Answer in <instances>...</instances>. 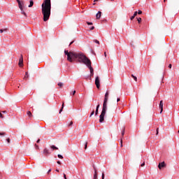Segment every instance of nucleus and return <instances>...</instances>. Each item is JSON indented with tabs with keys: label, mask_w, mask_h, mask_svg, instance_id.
<instances>
[{
	"label": "nucleus",
	"mask_w": 179,
	"mask_h": 179,
	"mask_svg": "<svg viewBox=\"0 0 179 179\" xmlns=\"http://www.w3.org/2000/svg\"><path fill=\"white\" fill-rule=\"evenodd\" d=\"M64 54L67 56V61L69 62H73V59H78V62H82L86 57L83 52H69L66 50H64Z\"/></svg>",
	"instance_id": "1"
},
{
	"label": "nucleus",
	"mask_w": 179,
	"mask_h": 179,
	"mask_svg": "<svg viewBox=\"0 0 179 179\" xmlns=\"http://www.w3.org/2000/svg\"><path fill=\"white\" fill-rule=\"evenodd\" d=\"M43 22H47L51 16V0H44L41 5Z\"/></svg>",
	"instance_id": "2"
},
{
	"label": "nucleus",
	"mask_w": 179,
	"mask_h": 179,
	"mask_svg": "<svg viewBox=\"0 0 179 179\" xmlns=\"http://www.w3.org/2000/svg\"><path fill=\"white\" fill-rule=\"evenodd\" d=\"M80 63L84 64L85 65H86V66H87L88 69H90L91 76H93V75H94L93 67H92V62L90 61V59H89V58H87V57L85 56Z\"/></svg>",
	"instance_id": "3"
},
{
	"label": "nucleus",
	"mask_w": 179,
	"mask_h": 179,
	"mask_svg": "<svg viewBox=\"0 0 179 179\" xmlns=\"http://www.w3.org/2000/svg\"><path fill=\"white\" fill-rule=\"evenodd\" d=\"M106 113H107V103H103V108L99 115V122L101 124L104 122V115H106Z\"/></svg>",
	"instance_id": "4"
},
{
	"label": "nucleus",
	"mask_w": 179,
	"mask_h": 179,
	"mask_svg": "<svg viewBox=\"0 0 179 179\" xmlns=\"http://www.w3.org/2000/svg\"><path fill=\"white\" fill-rule=\"evenodd\" d=\"M17 3H18V7L20 9H23L24 6V1H20V0H16Z\"/></svg>",
	"instance_id": "5"
},
{
	"label": "nucleus",
	"mask_w": 179,
	"mask_h": 179,
	"mask_svg": "<svg viewBox=\"0 0 179 179\" xmlns=\"http://www.w3.org/2000/svg\"><path fill=\"white\" fill-rule=\"evenodd\" d=\"M95 85L97 89H100V78L99 76H96L95 78Z\"/></svg>",
	"instance_id": "6"
},
{
	"label": "nucleus",
	"mask_w": 179,
	"mask_h": 179,
	"mask_svg": "<svg viewBox=\"0 0 179 179\" xmlns=\"http://www.w3.org/2000/svg\"><path fill=\"white\" fill-rule=\"evenodd\" d=\"M51 152L50 151V150H48V148H45L43 150V154L45 155V156H48V155H51Z\"/></svg>",
	"instance_id": "7"
},
{
	"label": "nucleus",
	"mask_w": 179,
	"mask_h": 179,
	"mask_svg": "<svg viewBox=\"0 0 179 179\" xmlns=\"http://www.w3.org/2000/svg\"><path fill=\"white\" fill-rule=\"evenodd\" d=\"M163 167H166V163L164 162L159 163L158 165V168L159 169V170H162Z\"/></svg>",
	"instance_id": "8"
},
{
	"label": "nucleus",
	"mask_w": 179,
	"mask_h": 179,
	"mask_svg": "<svg viewBox=\"0 0 179 179\" xmlns=\"http://www.w3.org/2000/svg\"><path fill=\"white\" fill-rule=\"evenodd\" d=\"M18 65H19V66H23V55H21Z\"/></svg>",
	"instance_id": "9"
},
{
	"label": "nucleus",
	"mask_w": 179,
	"mask_h": 179,
	"mask_svg": "<svg viewBox=\"0 0 179 179\" xmlns=\"http://www.w3.org/2000/svg\"><path fill=\"white\" fill-rule=\"evenodd\" d=\"M160 114L163 113V101L159 102Z\"/></svg>",
	"instance_id": "10"
},
{
	"label": "nucleus",
	"mask_w": 179,
	"mask_h": 179,
	"mask_svg": "<svg viewBox=\"0 0 179 179\" xmlns=\"http://www.w3.org/2000/svg\"><path fill=\"white\" fill-rule=\"evenodd\" d=\"M96 19H100V17H101V12L99 11L96 15Z\"/></svg>",
	"instance_id": "11"
},
{
	"label": "nucleus",
	"mask_w": 179,
	"mask_h": 179,
	"mask_svg": "<svg viewBox=\"0 0 179 179\" xmlns=\"http://www.w3.org/2000/svg\"><path fill=\"white\" fill-rule=\"evenodd\" d=\"M22 15H24L25 17H27V14H26V12H24V10L23 8L20 9Z\"/></svg>",
	"instance_id": "12"
},
{
	"label": "nucleus",
	"mask_w": 179,
	"mask_h": 179,
	"mask_svg": "<svg viewBox=\"0 0 179 179\" xmlns=\"http://www.w3.org/2000/svg\"><path fill=\"white\" fill-rule=\"evenodd\" d=\"M33 5H34V2L33 1V0H30L29 5L28 6V8H31V6H33Z\"/></svg>",
	"instance_id": "13"
},
{
	"label": "nucleus",
	"mask_w": 179,
	"mask_h": 179,
	"mask_svg": "<svg viewBox=\"0 0 179 179\" xmlns=\"http://www.w3.org/2000/svg\"><path fill=\"white\" fill-rule=\"evenodd\" d=\"M50 148L52 149V150H58V148L55 145H51Z\"/></svg>",
	"instance_id": "14"
},
{
	"label": "nucleus",
	"mask_w": 179,
	"mask_h": 179,
	"mask_svg": "<svg viewBox=\"0 0 179 179\" xmlns=\"http://www.w3.org/2000/svg\"><path fill=\"white\" fill-rule=\"evenodd\" d=\"M94 179H97V171L94 169Z\"/></svg>",
	"instance_id": "15"
},
{
	"label": "nucleus",
	"mask_w": 179,
	"mask_h": 179,
	"mask_svg": "<svg viewBox=\"0 0 179 179\" xmlns=\"http://www.w3.org/2000/svg\"><path fill=\"white\" fill-rule=\"evenodd\" d=\"M108 101V98H104L103 104H107Z\"/></svg>",
	"instance_id": "16"
},
{
	"label": "nucleus",
	"mask_w": 179,
	"mask_h": 179,
	"mask_svg": "<svg viewBox=\"0 0 179 179\" xmlns=\"http://www.w3.org/2000/svg\"><path fill=\"white\" fill-rule=\"evenodd\" d=\"M125 135V127H123V129L122 131V136H124Z\"/></svg>",
	"instance_id": "17"
},
{
	"label": "nucleus",
	"mask_w": 179,
	"mask_h": 179,
	"mask_svg": "<svg viewBox=\"0 0 179 179\" xmlns=\"http://www.w3.org/2000/svg\"><path fill=\"white\" fill-rule=\"evenodd\" d=\"M132 78H134V80L136 82L138 80V78H136V76H134V74L131 75Z\"/></svg>",
	"instance_id": "18"
},
{
	"label": "nucleus",
	"mask_w": 179,
	"mask_h": 179,
	"mask_svg": "<svg viewBox=\"0 0 179 179\" xmlns=\"http://www.w3.org/2000/svg\"><path fill=\"white\" fill-rule=\"evenodd\" d=\"M105 99H108V91H107L105 94Z\"/></svg>",
	"instance_id": "19"
},
{
	"label": "nucleus",
	"mask_w": 179,
	"mask_h": 179,
	"mask_svg": "<svg viewBox=\"0 0 179 179\" xmlns=\"http://www.w3.org/2000/svg\"><path fill=\"white\" fill-rule=\"evenodd\" d=\"M63 110H64V103H62V108L59 110V114H61V113H62Z\"/></svg>",
	"instance_id": "20"
},
{
	"label": "nucleus",
	"mask_w": 179,
	"mask_h": 179,
	"mask_svg": "<svg viewBox=\"0 0 179 179\" xmlns=\"http://www.w3.org/2000/svg\"><path fill=\"white\" fill-rule=\"evenodd\" d=\"M57 157H58L59 159H64V157H63L62 155H60V154H58V155H57Z\"/></svg>",
	"instance_id": "21"
},
{
	"label": "nucleus",
	"mask_w": 179,
	"mask_h": 179,
	"mask_svg": "<svg viewBox=\"0 0 179 179\" xmlns=\"http://www.w3.org/2000/svg\"><path fill=\"white\" fill-rule=\"evenodd\" d=\"M94 43L96 44H100V41H99L97 39L94 40Z\"/></svg>",
	"instance_id": "22"
},
{
	"label": "nucleus",
	"mask_w": 179,
	"mask_h": 179,
	"mask_svg": "<svg viewBox=\"0 0 179 179\" xmlns=\"http://www.w3.org/2000/svg\"><path fill=\"white\" fill-rule=\"evenodd\" d=\"M28 78H29V74H28V73L27 72V73H25V76H24V79H27Z\"/></svg>",
	"instance_id": "23"
},
{
	"label": "nucleus",
	"mask_w": 179,
	"mask_h": 179,
	"mask_svg": "<svg viewBox=\"0 0 179 179\" xmlns=\"http://www.w3.org/2000/svg\"><path fill=\"white\" fill-rule=\"evenodd\" d=\"M58 86H59V87H62V86H64V84L62 83H58Z\"/></svg>",
	"instance_id": "24"
},
{
	"label": "nucleus",
	"mask_w": 179,
	"mask_h": 179,
	"mask_svg": "<svg viewBox=\"0 0 179 179\" xmlns=\"http://www.w3.org/2000/svg\"><path fill=\"white\" fill-rule=\"evenodd\" d=\"M6 30H8L7 29H0V33H3V31H6Z\"/></svg>",
	"instance_id": "25"
},
{
	"label": "nucleus",
	"mask_w": 179,
	"mask_h": 179,
	"mask_svg": "<svg viewBox=\"0 0 179 179\" xmlns=\"http://www.w3.org/2000/svg\"><path fill=\"white\" fill-rule=\"evenodd\" d=\"M27 114L29 115V117H31V112L27 111Z\"/></svg>",
	"instance_id": "26"
},
{
	"label": "nucleus",
	"mask_w": 179,
	"mask_h": 179,
	"mask_svg": "<svg viewBox=\"0 0 179 179\" xmlns=\"http://www.w3.org/2000/svg\"><path fill=\"white\" fill-rule=\"evenodd\" d=\"M137 20H138V23H141V22H142V18L138 17V18H137Z\"/></svg>",
	"instance_id": "27"
},
{
	"label": "nucleus",
	"mask_w": 179,
	"mask_h": 179,
	"mask_svg": "<svg viewBox=\"0 0 179 179\" xmlns=\"http://www.w3.org/2000/svg\"><path fill=\"white\" fill-rule=\"evenodd\" d=\"M87 24H88V26H92V24H93V22H87Z\"/></svg>",
	"instance_id": "28"
},
{
	"label": "nucleus",
	"mask_w": 179,
	"mask_h": 179,
	"mask_svg": "<svg viewBox=\"0 0 179 179\" xmlns=\"http://www.w3.org/2000/svg\"><path fill=\"white\" fill-rule=\"evenodd\" d=\"M99 108H100V103H98V105L96 106V110H99Z\"/></svg>",
	"instance_id": "29"
},
{
	"label": "nucleus",
	"mask_w": 179,
	"mask_h": 179,
	"mask_svg": "<svg viewBox=\"0 0 179 179\" xmlns=\"http://www.w3.org/2000/svg\"><path fill=\"white\" fill-rule=\"evenodd\" d=\"M99 114V109H96L95 110V115H97Z\"/></svg>",
	"instance_id": "30"
},
{
	"label": "nucleus",
	"mask_w": 179,
	"mask_h": 179,
	"mask_svg": "<svg viewBox=\"0 0 179 179\" xmlns=\"http://www.w3.org/2000/svg\"><path fill=\"white\" fill-rule=\"evenodd\" d=\"M92 115H94V110H92V112L91 113L90 117H92Z\"/></svg>",
	"instance_id": "31"
},
{
	"label": "nucleus",
	"mask_w": 179,
	"mask_h": 179,
	"mask_svg": "<svg viewBox=\"0 0 179 179\" xmlns=\"http://www.w3.org/2000/svg\"><path fill=\"white\" fill-rule=\"evenodd\" d=\"M85 149H87V142H85Z\"/></svg>",
	"instance_id": "32"
},
{
	"label": "nucleus",
	"mask_w": 179,
	"mask_h": 179,
	"mask_svg": "<svg viewBox=\"0 0 179 179\" xmlns=\"http://www.w3.org/2000/svg\"><path fill=\"white\" fill-rule=\"evenodd\" d=\"M6 142H8V143H10V138H6Z\"/></svg>",
	"instance_id": "33"
},
{
	"label": "nucleus",
	"mask_w": 179,
	"mask_h": 179,
	"mask_svg": "<svg viewBox=\"0 0 179 179\" xmlns=\"http://www.w3.org/2000/svg\"><path fill=\"white\" fill-rule=\"evenodd\" d=\"M136 15H138V11H136V12H134V17H135V16H136Z\"/></svg>",
	"instance_id": "34"
},
{
	"label": "nucleus",
	"mask_w": 179,
	"mask_h": 179,
	"mask_svg": "<svg viewBox=\"0 0 179 179\" xmlns=\"http://www.w3.org/2000/svg\"><path fill=\"white\" fill-rule=\"evenodd\" d=\"M71 125H73V122H70V124H69V127H71Z\"/></svg>",
	"instance_id": "35"
},
{
	"label": "nucleus",
	"mask_w": 179,
	"mask_h": 179,
	"mask_svg": "<svg viewBox=\"0 0 179 179\" xmlns=\"http://www.w3.org/2000/svg\"><path fill=\"white\" fill-rule=\"evenodd\" d=\"M137 13H138V15H142V10H139Z\"/></svg>",
	"instance_id": "36"
},
{
	"label": "nucleus",
	"mask_w": 179,
	"mask_h": 179,
	"mask_svg": "<svg viewBox=\"0 0 179 179\" xmlns=\"http://www.w3.org/2000/svg\"><path fill=\"white\" fill-rule=\"evenodd\" d=\"M6 133H5V132H0V135L1 136H2V135H6Z\"/></svg>",
	"instance_id": "37"
},
{
	"label": "nucleus",
	"mask_w": 179,
	"mask_h": 179,
	"mask_svg": "<svg viewBox=\"0 0 179 179\" xmlns=\"http://www.w3.org/2000/svg\"><path fill=\"white\" fill-rule=\"evenodd\" d=\"M134 19H135V17L134 15L130 17L131 20H134Z\"/></svg>",
	"instance_id": "38"
},
{
	"label": "nucleus",
	"mask_w": 179,
	"mask_h": 179,
	"mask_svg": "<svg viewBox=\"0 0 179 179\" xmlns=\"http://www.w3.org/2000/svg\"><path fill=\"white\" fill-rule=\"evenodd\" d=\"M145 166V162H143L141 164V167H143Z\"/></svg>",
	"instance_id": "39"
},
{
	"label": "nucleus",
	"mask_w": 179,
	"mask_h": 179,
	"mask_svg": "<svg viewBox=\"0 0 179 179\" xmlns=\"http://www.w3.org/2000/svg\"><path fill=\"white\" fill-rule=\"evenodd\" d=\"M0 118H3V115H2V113L0 112Z\"/></svg>",
	"instance_id": "40"
},
{
	"label": "nucleus",
	"mask_w": 179,
	"mask_h": 179,
	"mask_svg": "<svg viewBox=\"0 0 179 179\" xmlns=\"http://www.w3.org/2000/svg\"><path fill=\"white\" fill-rule=\"evenodd\" d=\"M90 29V30H94V27L92 26Z\"/></svg>",
	"instance_id": "41"
},
{
	"label": "nucleus",
	"mask_w": 179,
	"mask_h": 179,
	"mask_svg": "<svg viewBox=\"0 0 179 179\" xmlns=\"http://www.w3.org/2000/svg\"><path fill=\"white\" fill-rule=\"evenodd\" d=\"M76 93V90L73 91V93H72L73 96H74V94H75Z\"/></svg>",
	"instance_id": "42"
},
{
	"label": "nucleus",
	"mask_w": 179,
	"mask_h": 179,
	"mask_svg": "<svg viewBox=\"0 0 179 179\" xmlns=\"http://www.w3.org/2000/svg\"><path fill=\"white\" fill-rule=\"evenodd\" d=\"M2 113H3V114H6L8 112H7L6 110H3Z\"/></svg>",
	"instance_id": "43"
},
{
	"label": "nucleus",
	"mask_w": 179,
	"mask_h": 179,
	"mask_svg": "<svg viewBox=\"0 0 179 179\" xmlns=\"http://www.w3.org/2000/svg\"><path fill=\"white\" fill-rule=\"evenodd\" d=\"M63 176H64V178L66 179V175L65 173H64Z\"/></svg>",
	"instance_id": "44"
},
{
	"label": "nucleus",
	"mask_w": 179,
	"mask_h": 179,
	"mask_svg": "<svg viewBox=\"0 0 179 179\" xmlns=\"http://www.w3.org/2000/svg\"><path fill=\"white\" fill-rule=\"evenodd\" d=\"M101 179H104V173H102Z\"/></svg>",
	"instance_id": "45"
},
{
	"label": "nucleus",
	"mask_w": 179,
	"mask_h": 179,
	"mask_svg": "<svg viewBox=\"0 0 179 179\" xmlns=\"http://www.w3.org/2000/svg\"><path fill=\"white\" fill-rule=\"evenodd\" d=\"M157 135H159V128L157 129Z\"/></svg>",
	"instance_id": "46"
},
{
	"label": "nucleus",
	"mask_w": 179,
	"mask_h": 179,
	"mask_svg": "<svg viewBox=\"0 0 179 179\" xmlns=\"http://www.w3.org/2000/svg\"><path fill=\"white\" fill-rule=\"evenodd\" d=\"M120 146H121V148H122V140H121V141H120Z\"/></svg>",
	"instance_id": "47"
},
{
	"label": "nucleus",
	"mask_w": 179,
	"mask_h": 179,
	"mask_svg": "<svg viewBox=\"0 0 179 179\" xmlns=\"http://www.w3.org/2000/svg\"><path fill=\"white\" fill-rule=\"evenodd\" d=\"M36 143H40V139H38V140L36 141Z\"/></svg>",
	"instance_id": "48"
},
{
	"label": "nucleus",
	"mask_w": 179,
	"mask_h": 179,
	"mask_svg": "<svg viewBox=\"0 0 179 179\" xmlns=\"http://www.w3.org/2000/svg\"><path fill=\"white\" fill-rule=\"evenodd\" d=\"M50 173H51V169H49L48 171V174H50Z\"/></svg>",
	"instance_id": "49"
},
{
	"label": "nucleus",
	"mask_w": 179,
	"mask_h": 179,
	"mask_svg": "<svg viewBox=\"0 0 179 179\" xmlns=\"http://www.w3.org/2000/svg\"><path fill=\"white\" fill-rule=\"evenodd\" d=\"M72 44H73V41H71L69 44V45H72Z\"/></svg>",
	"instance_id": "50"
},
{
	"label": "nucleus",
	"mask_w": 179,
	"mask_h": 179,
	"mask_svg": "<svg viewBox=\"0 0 179 179\" xmlns=\"http://www.w3.org/2000/svg\"><path fill=\"white\" fill-rule=\"evenodd\" d=\"M171 66H172L171 64L169 65V68H170V69H171Z\"/></svg>",
	"instance_id": "51"
},
{
	"label": "nucleus",
	"mask_w": 179,
	"mask_h": 179,
	"mask_svg": "<svg viewBox=\"0 0 179 179\" xmlns=\"http://www.w3.org/2000/svg\"><path fill=\"white\" fill-rule=\"evenodd\" d=\"M121 99H120V98H117V101L118 102V101H120Z\"/></svg>",
	"instance_id": "52"
},
{
	"label": "nucleus",
	"mask_w": 179,
	"mask_h": 179,
	"mask_svg": "<svg viewBox=\"0 0 179 179\" xmlns=\"http://www.w3.org/2000/svg\"><path fill=\"white\" fill-rule=\"evenodd\" d=\"M57 164H61V162L60 161H57Z\"/></svg>",
	"instance_id": "53"
},
{
	"label": "nucleus",
	"mask_w": 179,
	"mask_h": 179,
	"mask_svg": "<svg viewBox=\"0 0 179 179\" xmlns=\"http://www.w3.org/2000/svg\"><path fill=\"white\" fill-rule=\"evenodd\" d=\"M104 55L105 57H107V54L106 53V52H104Z\"/></svg>",
	"instance_id": "54"
},
{
	"label": "nucleus",
	"mask_w": 179,
	"mask_h": 179,
	"mask_svg": "<svg viewBox=\"0 0 179 179\" xmlns=\"http://www.w3.org/2000/svg\"><path fill=\"white\" fill-rule=\"evenodd\" d=\"M56 171H57V173H59V170H58V169H56Z\"/></svg>",
	"instance_id": "55"
},
{
	"label": "nucleus",
	"mask_w": 179,
	"mask_h": 179,
	"mask_svg": "<svg viewBox=\"0 0 179 179\" xmlns=\"http://www.w3.org/2000/svg\"><path fill=\"white\" fill-rule=\"evenodd\" d=\"M97 1H99V0H94V2H97Z\"/></svg>",
	"instance_id": "56"
},
{
	"label": "nucleus",
	"mask_w": 179,
	"mask_h": 179,
	"mask_svg": "<svg viewBox=\"0 0 179 179\" xmlns=\"http://www.w3.org/2000/svg\"><path fill=\"white\" fill-rule=\"evenodd\" d=\"M36 146L37 149H38V145H36Z\"/></svg>",
	"instance_id": "57"
},
{
	"label": "nucleus",
	"mask_w": 179,
	"mask_h": 179,
	"mask_svg": "<svg viewBox=\"0 0 179 179\" xmlns=\"http://www.w3.org/2000/svg\"><path fill=\"white\" fill-rule=\"evenodd\" d=\"M164 2H166V0H164Z\"/></svg>",
	"instance_id": "58"
},
{
	"label": "nucleus",
	"mask_w": 179,
	"mask_h": 179,
	"mask_svg": "<svg viewBox=\"0 0 179 179\" xmlns=\"http://www.w3.org/2000/svg\"><path fill=\"white\" fill-rule=\"evenodd\" d=\"M111 1H114V0H111Z\"/></svg>",
	"instance_id": "59"
}]
</instances>
